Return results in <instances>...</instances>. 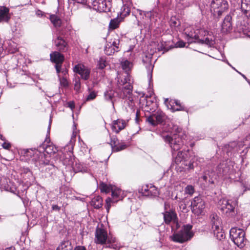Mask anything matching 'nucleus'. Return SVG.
<instances>
[{
  "label": "nucleus",
  "instance_id": "1",
  "mask_svg": "<svg viewBox=\"0 0 250 250\" xmlns=\"http://www.w3.org/2000/svg\"><path fill=\"white\" fill-rule=\"evenodd\" d=\"M95 242L99 244H108L107 247L118 250L120 246L116 244V238L111 235H108L107 232L103 224L98 225L95 232Z\"/></svg>",
  "mask_w": 250,
  "mask_h": 250
},
{
  "label": "nucleus",
  "instance_id": "2",
  "mask_svg": "<svg viewBox=\"0 0 250 250\" xmlns=\"http://www.w3.org/2000/svg\"><path fill=\"white\" fill-rule=\"evenodd\" d=\"M121 65L123 69L126 73V77L125 78L123 83L125 85L122 89V93H121L119 95L120 97L124 98L130 95L132 91L133 87L129 83L130 80L129 79V76L128 72L131 70L133 64L131 62H129L127 60H123L121 62Z\"/></svg>",
  "mask_w": 250,
  "mask_h": 250
},
{
  "label": "nucleus",
  "instance_id": "3",
  "mask_svg": "<svg viewBox=\"0 0 250 250\" xmlns=\"http://www.w3.org/2000/svg\"><path fill=\"white\" fill-rule=\"evenodd\" d=\"M161 14L158 9H155L152 11L144 13L143 20L138 22V25L143 26L144 28L149 30L160 18Z\"/></svg>",
  "mask_w": 250,
  "mask_h": 250
},
{
  "label": "nucleus",
  "instance_id": "4",
  "mask_svg": "<svg viewBox=\"0 0 250 250\" xmlns=\"http://www.w3.org/2000/svg\"><path fill=\"white\" fill-rule=\"evenodd\" d=\"M192 228V226L189 224L184 225L180 231L170 236L171 239L174 242L180 243L189 240L194 235L191 230Z\"/></svg>",
  "mask_w": 250,
  "mask_h": 250
},
{
  "label": "nucleus",
  "instance_id": "5",
  "mask_svg": "<svg viewBox=\"0 0 250 250\" xmlns=\"http://www.w3.org/2000/svg\"><path fill=\"white\" fill-rule=\"evenodd\" d=\"M218 205L220 209L227 216L235 215V207L237 205L236 200L232 201L226 198H222L219 200Z\"/></svg>",
  "mask_w": 250,
  "mask_h": 250
},
{
  "label": "nucleus",
  "instance_id": "6",
  "mask_svg": "<svg viewBox=\"0 0 250 250\" xmlns=\"http://www.w3.org/2000/svg\"><path fill=\"white\" fill-rule=\"evenodd\" d=\"M111 191L112 193V198L108 197L105 200V207L107 212H109L112 204L122 200L125 196L123 191L115 186L111 187Z\"/></svg>",
  "mask_w": 250,
  "mask_h": 250
},
{
  "label": "nucleus",
  "instance_id": "7",
  "mask_svg": "<svg viewBox=\"0 0 250 250\" xmlns=\"http://www.w3.org/2000/svg\"><path fill=\"white\" fill-rule=\"evenodd\" d=\"M230 237L233 243L239 248L245 246V232L240 229L231 228L229 231Z\"/></svg>",
  "mask_w": 250,
  "mask_h": 250
},
{
  "label": "nucleus",
  "instance_id": "8",
  "mask_svg": "<svg viewBox=\"0 0 250 250\" xmlns=\"http://www.w3.org/2000/svg\"><path fill=\"white\" fill-rule=\"evenodd\" d=\"M184 34L185 36V38L189 43H191L193 42V40L197 41L199 39L200 37L202 36H205L206 32L204 29H197L195 30L191 26H188L184 30Z\"/></svg>",
  "mask_w": 250,
  "mask_h": 250
},
{
  "label": "nucleus",
  "instance_id": "9",
  "mask_svg": "<svg viewBox=\"0 0 250 250\" xmlns=\"http://www.w3.org/2000/svg\"><path fill=\"white\" fill-rule=\"evenodd\" d=\"M210 218L212 225V229L214 235H216L218 239H221L224 238L225 237L222 232L220 218L216 214L212 213L210 215Z\"/></svg>",
  "mask_w": 250,
  "mask_h": 250
},
{
  "label": "nucleus",
  "instance_id": "10",
  "mask_svg": "<svg viewBox=\"0 0 250 250\" xmlns=\"http://www.w3.org/2000/svg\"><path fill=\"white\" fill-rule=\"evenodd\" d=\"M228 2L225 0H212L210 3V10L214 15L220 16L228 9Z\"/></svg>",
  "mask_w": 250,
  "mask_h": 250
},
{
  "label": "nucleus",
  "instance_id": "11",
  "mask_svg": "<svg viewBox=\"0 0 250 250\" xmlns=\"http://www.w3.org/2000/svg\"><path fill=\"white\" fill-rule=\"evenodd\" d=\"M164 138L165 141L169 145L172 150V152L179 150L183 145L182 138L177 134H174L172 136L167 135Z\"/></svg>",
  "mask_w": 250,
  "mask_h": 250
},
{
  "label": "nucleus",
  "instance_id": "12",
  "mask_svg": "<svg viewBox=\"0 0 250 250\" xmlns=\"http://www.w3.org/2000/svg\"><path fill=\"white\" fill-rule=\"evenodd\" d=\"M191 207L192 212L197 215L202 214L205 208V202L200 197H194L191 203Z\"/></svg>",
  "mask_w": 250,
  "mask_h": 250
},
{
  "label": "nucleus",
  "instance_id": "13",
  "mask_svg": "<svg viewBox=\"0 0 250 250\" xmlns=\"http://www.w3.org/2000/svg\"><path fill=\"white\" fill-rule=\"evenodd\" d=\"M50 156L46 155L45 154L36 151L34 158L32 160L34 161L35 165L38 168L43 167L44 166L49 165L50 162Z\"/></svg>",
  "mask_w": 250,
  "mask_h": 250
},
{
  "label": "nucleus",
  "instance_id": "14",
  "mask_svg": "<svg viewBox=\"0 0 250 250\" xmlns=\"http://www.w3.org/2000/svg\"><path fill=\"white\" fill-rule=\"evenodd\" d=\"M188 152L186 151H180L176 153V151L172 152V156L175 158V162L177 165L182 163V165H184L188 166V169L193 168L194 166L192 163H189L188 165L186 163L185 159H186L187 154Z\"/></svg>",
  "mask_w": 250,
  "mask_h": 250
},
{
  "label": "nucleus",
  "instance_id": "15",
  "mask_svg": "<svg viewBox=\"0 0 250 250\" xmlns=\"http://www.w3.org/2000/svg\"><path fill=\"white\" fill-rule=\"evenodd\" d=\"M119 43L120 40L118 38L110 39L105 46V53L107 55H112L115 52H118Z\"/></svg>",
  "mask_w": 250,
  "mask_h": 250
},
{
  "label": "nucleus",
  "instance_id": "16",
  "mask_svg": "<svg viewBox=\"0 0 250 250\" xmlns=\"http://www.w3.org/2000/svg\"><path fill=\"white\" fill-rule=\"evenodd\" d=\"M93 8L100 12H107L109 8L105 0H94L92 2Z\"/></svg>",
  "mask_w": 250,
  "mask_h": 250
},
{
  "label": "nucleus",
  "instance_id": "17",
  "mask_svg": "<svg viewBox=\"0 0 250 250\" xmlns=\"http://www.w3.org/2000/svg\"><path fill=\"white\" fill-rule=\"evenodd\" d=\"M110 145L113 151L116 152L124 150L127 147V145L125 143H120L116 137L111 138Z\"/></svg>",
  "mask_w": 250,
  "mask_h": 250
},
{
  "label": "nucleus",
  "instance_id": "18",
  "mask_svg": "<svg viewBox=\"0 0 250 250\" xmlns=\"http://www.w3.org/2000/svg\"><path fill=\"white\" fill-rule=\"evenodd\" d=\"M127 121L122 119H118L112 122L111 128L113 131L119 133L121 130L124 129L126 126Z\"/></svg>",
  "mask_w": 250,
  "mask_h": 250
},
{
  "label": "nucleus",
  "instance_id": "19",
  "mask_svg": "<svg viewBox=\"0 0 250 250\" xmlns=\"http://www.w3.org/2000/svg\"><path fill=\"white\" fill-rule=\"evenodd\" d=\"M10 18L9 9L5 6H0V22H7Z\"/></svg>",
  "mask_w": 250,
  "mask_h": 250
},
{
  "label": "nucleus",
  "instance_id": "20",
  "mask_svg": "<svg viewBox=\"0 0 250 250\" xmlns=\"http://www.w3.org/2000/svg\"><path fill=\"white\" fill-rule=\"evenodd\" d=\"M231 17L227 15L222 24V31L224 33H227L232 29Z\"/></svg>",
  "mask_w": 250,
  "mask_h": 250
},
{
  "label": "nucleus",
  "instance_id": "21",
  "mask_svg": "<svg viewBox=\"0 0 250 250\" xmlns=\"http://www.w3.org/2000/svg\"><path fill=\"white\" fill-rule=\"evenodd\" d=\"M90 69L88 67L79 64V75L82 79L86 80L90 76Z\"/></svg>",
  "mask_w": 250,
  "mask_h": 250
},
{
  "label": "nucleus",
  "instance_id": "22",
  "mask_svg": "<svg viewBox=\"0 0 250 250\" xmlns=\"http://www.w3.org/2000/svg\"><path fill=\"white\" fill-rule=\"evenodd\" d=\"M50 60L56 64L62 63L64 60V57L58 52H54L50 54Z\"/></svg>",
  "mask_w": 250,
  "mask_h": 250
},
{
  "label": "nucleus",
  "instance_id": "23",
  "mask_svg": "<svg viewBox=\"0 0 250 250\" xmlns=\"http://www.w3.org/2000/svg\"><path fill=\"white\" fill-rule=\"evenodd\" d=\"M241 9L244 14L250 19V0H242Z\"/></svg>",
  "mask_w": 250,
  "mask_h": 250
},
{
  "label": "nucleus",
  "instance_id": "24",
  "mask_svg": "<svg viewBox=\"0 0 250 250\" xmlns=\"http://www.w3.org/2000/svg\"><path fill=\"white\" fill-rule=\"evenodd\" d=\"M56 46L60 51H65L67 49V43L61 37L59 36L55 41Z\"/></svg>",
  "mask_w": 250,
  "mask_h": 250
},
{
  "label": "nucleus",
  "instance_id": "25",
  "mask_svg": "<svg viewBox=\"0 0 250 250\" xmlns=\"http://www.w3.org/2000/svg\"><path fill=\"white\" fill-rule=\"evenodd\" d=\"M169 25L172 29L176 31L180 30V20L175 16H172L169 20Z\"/></svg>",
  "mask_w": 250,
  "mask_h": 250
},
{
  "label": "nucleus",
  "instance_id": "26",
  "mask_svg": "<svg viewBox=\"0 0 250 250\" xmlns=\"http://www.w3.org/2000/svg\"><path fill=\"white\" fill-rule=\"evenodd\" d=\"M91 205L96 208H101L103 205L102 198L99 196L94 197L91 200Z\"/></svg>",
  "mask_w": 250,
  "mask_h": 250
},
{
  "label": "nucleus",
  "instance_id": "27",
  "mask_svg": "<svg viewBox=\"0 0 250 250\" xmlns=\"http://www.w3.org/2000/svg\"><path fill=\"white\" fill-rule=\"evenodd\" d=\"M170 105L173 111L184 110V107L180 104V102L177 100L171 101Z\"/></svg>",
  "mask_w": 250,
  "mask_h": 250
},
{
  "label": "nucleus",
  "instance_id": "28",
  "mask_svg": "<svg viewBox=\"0 0 250 250\" xmlns=\"http://www.w3.org/2000/svg\"><path fill=\"white\" fill-rule=\"evenodd\" d=\"M163 214L165 222L167 224L173 221L176 216V214L172 211H166Z\"/></svg>",
  "mask_w": 250,
  "mask_h": 250
},
{
  "label": "nucleus",
  "instance_id": "29",
  "mask_svg": "<svg viewBox=\"0 0 250 250\" xmlns=\"http://www.w3.org/2000/svg\"><path fill=\"white\" fill-rule=\"evenodd\" d=\"M190 5V3L187 0H176V8L178 10H183Z\"/></svg>",
  "mask_w": 250,
  "mask_h": 250
},
{
  "label": "nucleus",
  "instance_id": "30",
  "mask_svg": "<svg viewBox=\"0 0 250 250\" xmlns=\"http://www.w3.org/2000/svg\"><path fill=\"white\" fill-rule=\"evenodd\" d=\"M49 19L51 23L56 27H60L62 24V20L56 15H51Z\"/></svg>",
  "mask_w": 250,
  "mask_h": 250
},
{
  "label": "nucleus",
  "instance_id": "31",
  "mask_svg": "<svg viewBox=\"0 0 250 250\" xmlns=\"http://www.w3.org/2000/svg\"><path fill=\"white\" fill-rule=\"evenodd\" d=\"M73 124L72 126V135L71 136L70 142L72 143L73 142L76 141V137L77 135L78 131L77 129V126L78 125V122L77 120H75L74 115H73Z\"/></svg>",
  "mask_w": 250,
  "mask_h": 250
},
{
  "label": "nucleus",
  "instance_id": "32",
  "mask_svg": "<svg viewBox=\"0 0 250 250\" xmlns=\"http://www.w3.org/2000/svg\"><path fill=\"white\" fill-rule=\"evenodd\" d=\"M115 92L112 90H109L104 93V98L106 100L111 101L112 105L114 107Z\"/></svg>",
  "mask_w": 250,
  "mask_h": 250
},
{
  "label": "nucleus",
  "instance_id": "33",
  "mask_svg": "<svg viewBox=\"0 0 250 250\" xmlns=\"http://www.w3.org/2000/svg\"><path fill=\"white\" fill-rule=\"evenodd\" d=\"M130 8L128 5H126V4L124 5L123 7L121 9V12H120V17L121 19H123L126 16L128 15L130 13Z\"/></svg>",
  "mask_w": 250,
  "mask_h": 250
},
{
  "label": "nucleus",
  "instance_id": "34",
  "mask_svg": "<svg viewBox=\"0 0 250 250\" xmlns=\"http://www.w3.org/2000/svg\"><path fill=\"white\" fill-rule=\"evenodd\" d=\"M72 247L69 241L62 242L57 248V250H72Z\"/></svg>",
  "mask_w": 250,
  "mask_h": 250
},
{
  "label": "nucleus",
  "instance_id": "35",
  "mask_svg": "<svg viewBox=\"0 0 250 250\" xmlns=\"http://www.w3.org/2000/svg\"><path fill=\"white\" fill-rule=\"evenodd\" d=\"M218 174L219 175H225L228 171V168L226 167V163L220 164L218 167Z\"/></svg>",
  "mask_w": 250,
  "mask_h": 250
},
{
  "label": "nucleus",
  "instance_id": "36",
  "mask_svg": "<svg viewBox=\"0 0 250 250\" xmlns=\"http://www.w3.org/2000/svg\"><path fill=\"white\" fill-rule=\"evenodd\" d=\"M154 114L157 119L156 122H158L159 124L163 123L165 120L164 113L162 111H158L156 112Z\"/></svg>",
  "mask_w": 250,
  "mask_h": 250
},
{
  "label": "nucleus",
  "instance_id": "37",
  "mask_svg": "<svg viewBox=\"0 0 250 250\" xmlns=\"http://www.w3.org/2000/svg\"><path fill=\"white\" fill-rule=\"evenodd\" d=\"M147 121L152 125L155 126L159 124L157 121V119L155 114H153L147 117L146 119Z\"/></svg>",
  "mask_w": 250,
  "mask_h": 250
},
{
  "label": "nucleus",
  "instance_id": "38",
  "mask_svg": "<svg viewBox=\"0 0 250 250\" xmlns=\"http://www.w3.org/2000/svg\"><path fill=\"white\" fill-rule=\"evenodd\" d=\"M121 20L119 18L114 19L112 20L109 23V28L112 29H115L118 27L119 22Z\"/></svg>",
  "mask_w": 250,
  "mask_h": 250
},
{
  "label": "nucleus",
  "instance_id": "39",
  "mask_svg": "<svg viewBox=\"0 0 250 250\" xmlns=\"http://www.w3.org/2000/svg\"><path fill=\"white\" fill-rule=\"evenodd\" d=\"M113 186V185L108 186L104 183H102L100 185V188L102 192H104L105 193L109 192L111 191V187Z\"/></svg>",
  "mask_w": 250,
  "mask_h": 250
},
{
  "label": "nucleus",
  "instance_id": "40",
  "mask_svg": "<svg viewBox=\"0 0 250 250\" xmlns=\"http://www.w3.org/2000/svg\"><path fill=\"white\" fill-rule=\"evenodd\" d=\"M7 52L9 53H14L18 50L17 48L15 46V43L14 42H10L8 47L7 48Z\"/></svg>",
  "mask_w": 250,
  "mask_h": 250
},
{
  "label": "nucleus",
  "instance_id": "41",
  "mask_svg": "<svg viewBox=\"0 0 250 250\" xmlns=\"http://www.w3.org/2000/svg\"><path fill=\"white\" fill-rule=\"evenodd\" d=\"M200 38L197 41L202 43H205L208 45H211L213 44V41L212 39H209L208 37L206 38L205 39Z\"/></svg>",
  "mask_w": 250,
  "mask_h": 250
},
{
  "label": "nucleus",
  "instance_id": "42",
  "mask_svg": "<svg viewBox=\"0 0 250 250\" xmlns=\"http://www.w3.org/2000/svg\"><path fill=\"white\" fill-rule=\"evenodd\" d=\"M106 62L105 59L101 57L100 58L98 62V67L99 69H104L106 66Z\"/></svg>",
  "mask_w": 250,
  "mask_h": 250
},
{
  "label": "nucleus",
  "instance_id": "43",
  "mask_svg": "<svg viewBox=\"0 0 250 250\" xmlns=\"http://www.w3.org/2000/svg\"><path fill=\"white\" fill-rule=\"evenodd\" d=\"M149 186L148 185L143 186L140 192L145 196H149Z\"/></svg>",
  "mask_w": 250,
  "mask_h": 250
},
{
  "label": "nucleus",
  "instance_id": "44",
  "mask_svg": "<svg viewBox=\"0 0 250 250\" xmlns=\"http://www.w3.org/2000/svg\"><path fill=\"white\" fill-rule=\"evenodd\" d=\"M57 151V149L52 146H47L44 150L45 152H46L48 155L55 153Z\"/></svg>",
  "mask_w": 250,
  "mask_h": 250
},
{
  "label": "nucleus",
  "instance_id": "45",
  "mask_svg": "<svg viewBox=\"0 0 250 250\" xmlns=\"http://www.w3.org/2000/svg\"><path fill=\"white\" fill-rule=\"evenodd\" d=\"M149 195L151 196H157L158 194V191L156 188L154 186L150 185L149 186Z\"/></svg>",
  "mask_w": 250,
  "mask_h": 250
},
{
  "label": "nucleus",
  "instance_id": "46",
  "mask_svg": "<svg viewBox=\"0 0 250 250\" xmlns=\"http://www.w3.org/2000/svg\"><path fill=\"white\" fill-rule=\"evenodd\" d=\"M62 63H58L56 64L55 67L56 69L57 73L58 75V77L60 78L61 77V73H62L63 75H65L66 72L65 70H63L61 71V68Z\"/></svg>",
  "mask_w": 250,
  "mask_h": 250
},
{
  "label": "nucleus",
  "instance_id": "47",
  "mask_svg": "<svg viewBox=\"0 0 250 250\" xmlns=\"http://www.w3.org/2000/svg\"><path fill=\"white\" fill-rule=\"evenodd\" d=\"M185 191L187 194L192 195L194 192V189L192 186L188 185L185 188Z\"/></svg>",
  "mask_w": 250,
  "mask_h": 250
},
{
  "label": "nucleus",
  "instance_id": "48",
  "mask_svg": "<svg viewBox=\"0 0 250 250\" xmlns=\"http://www.w3.org/2000/svg\"><path fill=\"white\" fill-rule=\"evenodd\" d=\"M60 84L63 87H66L68 85V81L65 77H62V78H61V77L59 78Z\"/></svg>",
  "mask_w": 250,
  "mask_h": 250
},
{
  "label": "nucleus",
  "instance_id": "49",
  "mask_svg": "<svg viewBox=\"0 0 250 250\" xmlns=\"http://www.w3.org/2000/svg\"><path fill=\"white\" fill-rule=\"evenodd\" d=\"M96 96H97L96 93H95V92H91L87 96V97L86 98V100L87 101L93 100V99H94L96 98Z\"/></svg>",
  "mask_w": 250,
  "mask_h": 250
},
{
  "label": "nucleus",
  "instance_id": "50",
  "mask_svg": "<svg viewBox=\"0 0 250 250\" xmlns=\"http://www.w3.org/2000/svg\"><path fill=\"white\" fill-rule=\"evenodd\" d=\"M153 67V66H152L151 64H149L147 66V68L149 69L148 72V76L150 77V78H151V77H152V72Z\"/></svg>",
  "mask_w": 250,
  "mask_h": 250
},
{
  "label": "nucleus",
  "instance_id": "51",
  "mask_svg": "<svg viewBox=\"0 0 250 250\" xmlns=\"http://www.w3.org/2000/svg\"><path fill=\"white\" fill-rule=\"evenodd\" d=\"M185 42L182 41H179L176 43V46L179 47H183L185 46Z\"/></svg>",
  "mask_w": 250,
  "mask_h": 250
},
{
  "label": "nucleus",
  "instance_id": "52",
  "mask_svg": "<svg viewBox=\"0 0 250 250\" xmlns=\"http://www.w3.org/2000/svg\"><path fill=\"white\" fill-rule=\"evenodd\" d=\"M2 146L4 148L6 149H8L11 146L10 144L8 142H4Z\"/></svg>",
  "mask_w": 250,
  "mask_h": 250
},
{
  "label": "nucleus",
  "instance_id": "53",
  "mask_svg": "<svg viewBox=\"0 0 250 250\" xmlns=\"http://www.w3.org/2000/svg\"><path fill=\"white\" fill-rule=\"evenodd\" d=\"M139 116H140V111L137 110L136 113V117H135V121L136 123H139Z\"/></svg>",
  "mask_w": 250,
  "mask_h": 250
},
{
  "label": "nucleus",
  "instance_id": "54",
  "mask_svg": "<svg viewBox=\"0 0 250 250\" xmlns=\"http://www.w3.org/2000/svg\"><path fill=\"white\" fill-rule=\"evenodd\" d=\"M68 106L70 107L72 110L74 108L75 104L73 102L70 101L68 103Z\"/></svg>",
  "mask_w": 250,
  "mask_h": 250
},
{
  "label": "nucleus",
  "instance_id": "55",
  "mask_svg": "<svg viewBox=\"0 0 250 250\" xmlns=\"http://www.w3.org/2000/svg\"><path fill=\"white\" fill-rule=\"evenodd\" d=\"M36 14L38 17H42L43 15V13L41 10H37L36 12Z\"/></svg>",
  "mask_w": 250,
  "mask_h": 250
},
{
  "label": "nucleus",
  "instance_id": "56",
  "mask_svg": "<svg viewBox=\"0 0 250 250\" xmlns=\"http://www.w3.org/2000/svg\"><path fill=\"white\" fill-rule=\"evenodd\" d=\"M88 171V169L87 167H83L81 170L79 169V172L81 171L83 173L87 172Z\"/></svg>",
  "mask_w": 250,
  "mask_h": 250
},
{
  "label": "nucleus",
  "instance_id": "57",
  "mask_svg": "<svg viewBox=\"0 0 250 250\" xmlns=\"http://www.w3.org/2000/svg\"><path fill=\"white\" fill-rule=\"evenodd\" d=\"M74 71L77 74L78 73V64H77L75 66L74 68Z\"/></svg>",
  "mask_w": 250,
  "mask_h": 250
},
{
  "label": "nucleus",
  "instance_id": "58",
  "mask_svg": "<svg viewBox=\"0 0 250 250\" xmlns=\"http://www.w3.org/2000/svg\"><path fill=\"white\" fill-rule=\"evenodd\" d=\"M52 208L53 210H59L60 208L57 205H54L52 207Z\"/></svg>",
  "mask_w": 250,
  "mask_h": 250
},
{
  "label": "nucleus",
  "instance_id": "59",
  "mask_svg": "<svg viewBox=\"0 0 250 250\" xmlns=\"http://www.w3.org/2000/svg\"><path fill=\"white\" fill-rule=\"evenodd\" d=\"M3 48L1 44H0V56L2 54Z\"/></svg>",
  "mask_w": 250,
  "mask_h": 250
},
{
  "label": "nucleus",
  "instance_id": "60",
  "mask_svg": "<svg viewBox=\"0 0 250 250\" xmlns=\"http://www.w3.org/2000/svg\"><path fill=\"white\" fill-rule=\"evenodd\" d=\"M87 0H82L81 1H79V3H82L83 4H86Z\"/></svg>",
  "mask_w": 250,
  "mask_h": 250
},
{
  "label": "nucleus",
  "instance_id": "61",
  "mask_svg": "<svg viewBox=\"0 0 250 250\" xmlns=\"http://www.w3.org/2000/svg\"><path fill=\"white\" fill-rule=\"evenodd\" d=\"M203 179L204 180H205V181H206V180H207V179H208V177H207V174H206V175H204V176H203Z\"/></svg>",
  "mask_w": 250,
  "mask_h": 250
},
{
  "label": "nucleus",
  "instance_id": "62",
  "mask_svg": "<svg viewBox=\"0 0 250 250\" xmlns=\"http://www.w3.org/2000/svg\"><path fill=\"white\" fill-rule=\"evenodd\" d=\"M79 250H85V249L83 247L79 246Z\"/></svg>",
  "mask_w": 250,
  "mask_h": 250
},
{
  "label": "nucleus",
  "instance_id": "63",
  "mask_svg": "<svg viewBox=\"0 0 250 250\" xmlns=\"http://www.w3.org/2000/svg\"><path fill=\"white\" fill-rule=\"evenodd\" d=\"M77 82H76V83L75 84V89H76V91H77L78 89V87H77V86L76 85L77 84Z\"/></svg>",
  "mask_w": 250,
  "mask_h": 250
},
{
  "label": "nucleus",
  "instance_id": "64",
  "mask_svg": "<svg viewBox=\"0 0 250 250\" xmlns=\"http://www.w3.org/2000/svg\"><path fill=\"white\" fill-rule=\"evenodd\" d=\"M74 250H78V247H76L75 248Z\"/></svg>",
  "mask_w": 250,
  "mask_h": 250
}]
</instances>
